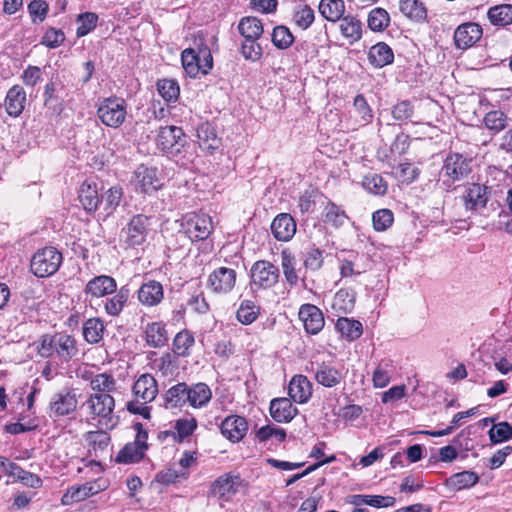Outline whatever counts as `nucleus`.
I'll return each mask as SVG.
<instances>
[{
	"instance_id": "f257e3e1",
	"label": "nucleus",
	"mask_w": 512,
	"mask_h": 512,
	"mask_svg": "<svg viewBox=\"0 0 512 512\" xmlns=\"http://www.w3.org/2000/svg\"><path fill=\"white\" fill-rule=\"evenodd\" d=\"M132 393L135 400L128 401L127 410L136 415H140L145 419H150V407L148 403L155 400L158 395V384L156 379L148 373L142 374L134 382Z\"/></svg>"
},
{
	"instance_id": "f03ea898",
	"label": "nucleus",
	"mask_w": 512,
	"mask_h": 512,
	"mask_svg": "<svg viewBox=\"0 0 512 512\" xmlns=\"http://www.w3.org/2000/svg\"><path fill=\"white\" fill-rule=\"evenodd\" d=\"M83 407L92 420H97L101 427L112 429L116 424L114 416L115 399L108 393H92L83 403Z\"/></svg>"
},
{
	"instance_id": "7ed1b4c3",
	"label": "nucleus",
	"mask_w": 512,
	"mask_h": 512,
	"mask_svg": "<svg viewBox=\"0 0 512 512\" xmlns=\"http://www.w3.org/2000/svg\"><path fill=\"white\" fill-rule=\"evenodd\" d=\"M471 162L470 158L460 153H449L440 172L443 184L449 188L455 182L466 178L472 171Z\"/></svg>"
},
{
	"instance_id": "20e7f679",
	"label": "nucleus",
	"mask_w": 512,
	"mask_h": 512,
	"mask_svg": "<svg viewBox=\"0 0 512 512\" xmlns=\"http://www.w3.org/2000/svg\"><path fill=\"white\" fill-rule=\"evenodd\" d=\"M62 263V254L53 247L37 251L31 260V271L39 278L53 275Z\"/></svg>"
},
{
	"instance_id": "39448f33",
	"label": "nucleus",
	"mask_w": 512,
	"mask_h": 512,
	"mask_svg": "<svg viewBox=\"0 0 512 512\" xmlns=\"http://www.w3.org/2000/svg\"><path fill=\"white\" fill-rule=\"evenodd\" d=\"M126 114L125 101L116 97L104 99L97 109V115L102 123L112 128H117L122 125L125 121Z\"/></svg>"
},
{
	"instance_id": "423d86ee",
	"label": "nucleus",
	"mask_w": 512,
	"mask_h": 512,
	"mask_svg": "<svg viewBox=\"0 0 512 512\" xmlns=\"http://www.w3.org/2000/svg\"><path fill=\"white\" fill-rule=\"evenodd\" d=\"M181 225L191 241L205 240L213 230L211 217L203 213L187 214Z\"/></svg>"
},
{
	"instance_id": "0eeeda50",
	"label": "nucleus",
	"mask_w": 512,
	"mask_h": 512,
	"mask_svg": "<svg viewBox=\"0 0 512 512\" xmlns=\"http://www.w3.org/2000/svg\"><path fill=\"white\" fill-rule=\"evenodd\" d=\"M251 286L269 289L279 280L280 272L276 265L266 260H259L251 267Z\"/></svg>"
},
{
	"instance_id": "6e6552de",
	"label": "nucleus",
	"mask_w": 512,
	"mask_h": 512,
	"mask_svg": "<svg viewBox=\"0 0 512 512\" xmlns=\"http://www.w3.org/2000/svg\"><path fill=\"white\" fill-rule=\"evenodd\" d=\"M150 217L144 214L134 215L122 230L124 243L128 247L142 245L149 234Z\"/></svg>"
},
{
	"instance_id": "1a4fd4ad",
	"label": "nucleus",
	"mask_w": 512,
	"mask_h": 512,
	"mask_svg": "<svg viewBox=\"0 0 512 512\" xmlns=\"http://www.w3.org/2000/svg\"><path fill=\"white\" fill-rule=\"evenodd\" d=\"M77 405L78 399L75 390L65 387L52 395L49 410L51 416L62 417L73 413Z\"/></svg>"
},
{
	"instance_id": "9d476101",
	"label": "nucleus",
	"mask_w": 512,
	"mask_h": 512,
	"mask_svg": "<svg viewBox=\"0 0 512 512\" xmlns=\"http://www.w3.org/2000/svg\"><path fill=\"white\" fill-rule=\"evenodd\" d=\"M237 273L232 268L219 267L207 279V288L215 294H228L235 287Z\"/></svg>"
},
{
	"instance_id": "9b49d317",
	"label": "nucleus",
	"mask_w": 512,
	"mask_h": 512,
	"mask_svg": "<svg viewBox=\"0 0 512 512\" xmlns=\"http://www.w3.org/2000/svg\"><path fill=\"white\" fill-rule=\"evenodd\" d=\"M157 146L164 152L178 153L185 146V134L177 126L161 127L157 136Z\"/></svg>"
},
{
	"instance_id": "f8f14e48",
	"label": "nucleus",
	"mask_w": 512,
	"mask_h": 512,
	"mask_svg": "<svg viewBox=\"0 0 512 512\" xmlns=\"http://www.w3.org/2000/svg\"><path fill=\"white\" fill-rule=\"evenodd\" d=\"M134 185L137 191L151 194L162 187L156 168L140 165L134 172Z\"/></svg>"
},
{
	"instance_id": "ddd939ff",
	"label": "nucleus",
	"mask_w": 512,
	"mask_h": 512,
	"mask_svg": "<svg viewBox=\"0 0 512 512\" xmlns=\"http://www.w3.org/2000/svg\"><path fill=\"white\" fill-rule=\"evenodd\" d=\"M461 198L465 209L470 212H475L478 209L486 207L489 199L488 188L479 183L468 184Z\"/></svg>"
},
{
	"instance_id": "4468645a",
	"label": "nucleus",
	"mask_w": 512,
	"mask_h": 512,
	"mask_svg": "<svg viewBox=\"0 0 512 512\" xmlns=\"http://www.w3.org/2000/svg\"><path fill=\"white\" fill-rule=\"evenodd\" d=\"M298 314L307 333L315 335L323 329L325 324L324 316L322 311L315 305H302Z\"/></svg>"
},
{
	"instance_id": "2eb2a0df",
	"label": "nucleus",
	"mask_w": 512,
	"mask_h": 512,
	"mask_svg": "<svg viewBox=\"0 0 512 512\" xmlns=\"http://www.w3.org/2000/svg\"><path fill=\"white\" fill-rule=\"evenodd\" d=\"M116 280L107 275H99L89 280L84 288V293L92 298H101L116 292Z\"/></svg>"
},
{
	"instance_id": "dca6fc26",
	"label": "nucleus",
	"mask_w": 512,
	"mask_h": 512,
	"mask_svg": "<svg viewBox=\"0 0 512 512\" xmlns=\"http://www.w3.org/2000/svg\"><path fill=\"white\" fill-rule=\"evenodd\" d=\"M220 430L225 438L231 442H238L246 435L248 423L244 417L231 415L222 421Z\"/></svg>"
},
{
	"instance_id": "f3484780",
	"label": "nucleus",
	"mask_w": 512,
	"mask_h": 512,
	"mask_svg": "<svg viewBox=\"0 0 512 512\" xmlns=\"http://www.w3.org/2000/svg\"><path fill=\"white\" fill-rule=\"evenodd\" d=\"M102 490L96 482H86L78 486H71L61 497V503L70 506L74 503L84 501L90 496L99 493Z\"/></svg>"
},
{
	"instance_id": "a211bd4d",
	"label": "nucleus",
	"mask_w": 512,
	"mask_h": 512,
	"mask_svg": "<svg viewBox=\"0 0 512 512\" xmlns=\"http://www.w3.org/2000/svg\"><path fill=\"white\" fill-rule=\"evenodd\" d=\"M312 393V383L306 376L298 374L291 378L288 386V395L294 402L299 404L307 403Z\"/></svg>"
},
{
	"instance_id": "6ab92c4d",
	"label": "nucleus",
	"mask_w": 512,
	"mask_h": 512,
	"mask_svg": "<svg viewBox=\"0 0 512 512\" xmlns=\"http://www.w3.org/2000/svg\"><path fill=\"white\" fill-rule=\"evenodd\" d=\"M240 485L241 479L239 476L225 474L213 482L211 494L227 501L238 491Z\"/></svg>"
},
{
	"instance_id": "aec40b11",
	"label": "nucleus",
	"mask_w": 512,
	"mask_h": 512,
	"mask_svg": "<svg viewBox=\"0 0 512 512\" xmlns=\"http://www.w3.org/2000/svg\"><path fill=\"white\" fill-rule=\"evenodd\" d=\"M482 36V28L476 23H465L458 26L454 32V42L457 48L466 49L474 45Z\"/></svg>"
},
{
	"instance_id": "412c9836",
	"label": "nucleus",
	"mask_w": 512,
	"mask_h": 512,
	"mask_svg": "<svg viewBox=\"0 0 512 512\" xmlns=\"http://www.w3.org/2000/svg\"><path fill=\"white\" fill-rule=\"evenodd\" d=\"M271 231L279 241H289L296 233V222L288 213L277 215L271 224Z\"/></svg>"
},
{
	"instance_id": "4be33fe9",
	"label": "nucleus",
	"mask_w": 512,
	"mask_h": 512,
	"mask_svg": "<svg viewBox=\"0 0 512 512\" xmlns=\"http://www.w3.org/2000/svg\"><path fill=\"white\" fill-rule=\"evenodd\" d=\"M137 294L139 302L147 307L158 305L164 298L163 286L155 280L143 283L138 289Z\"/></svg>"
},
{
	"instance_id": "5701e85b",
	"label": "nucleus",
	"mask_w": 512,
	"mask_h": 512,
	"mask_svg": "<svg viewBox=\"0 0 512 512\" xmlns=\"http://www.w3.org/2000/svg\"><path fill=\"white\" fill-rule=\"evenodd\" d=\"M270 415L279 423L290 422L297 414L298 410L292 405L289 398H275L270 403Z\"/></svg>"
},
{
	"instance_id": "b1692460",
	"label": "nucleus",
	"mask_w": 512,
	"mask_h": 512,
	"mask_svg": "<svg viewBox=\"0 0 512 512\" xmlns=\"http://www.w3.org/2000/svg\"><path fill=\"white\" fill-rule=\"evenodd\" d=\"M77 354V341L72 335L65 333L54 334V355L64 361H69Z\"/></svg>"
},
{
	"instance_id": "393cba45",
	"label": "nucleus",
	"mask_w": 512,
	"mask_h": 512,
	"mask_svg": "<svg viewBox=\"0 0 512 512\" xmlns=\"http://www.w3.org/2000/svg\"><path fill=\"white\" fill-rule=\"evenodd\" d=\"M314 378L318 384L326 388H333L341 383L343 374L334 366L322 362L317 364L314 372Z\"/></svg>"
},
{
	"instance_id": "a878e982",
	"label": "nucleus",
	"mask_w": 512,
	"mask_h": 512,
	"mask_svg": "<svg viewBox=\"0 0 512 512\" xmlns=\"http://www.w3.org/2000/svg\"><path fill=\"white\" fill-rule=\"evenodd\" d=\"M197 138L199 147L211 153L221 145V139L217 136L215 127L208 122L198 126Z\"/></svg>"
},
{
	"instance_id": "bb28decb",
	"label": "nucleus",
	"mask_w": 512,
	"mask_h": 512,
	"mask_svg": "<svg viewBox=\"0 0 512 512\" xmlns=\"http://www.w3.org/2000/svg\"><path fill=\"white\" fill-rule=\"evenodd\" d=\"M26 92L20 85L12 86L6 95L5 108L10 116L17 117L24 110L26 104Z\"/></svg>"
},
{
	"instance_id": "cd10ccee",
	"label": "nucleus",
	"mask_w": 512,
	"mask_h": 512,
	"mask_svg": "<svg viewBox=\"0 0 512 512\" xmlns=\"http://www.w3.org/2000/svg\"><path fill=\"white\" fill-rule=\"evenodd\" d=\"M339 30L349 44H354L362 38L363 24L362 22L353 15L344 16L339 20Z\"/></svg>"
},
{
	"instance_id": "c85d7f7f",
	"label": "nucleus",
	"mask_w": 512,
	"mask_h": 512,
	"mask_svg": "<svg viewBox=\"0 0 512 512\" xmlns=\"http://www.w3.org/2000/svg\"><path fill=\"white\" fill-rule=\"evenodd\" d=\"M188 384L179 382L171 386L164 394L165 407L168 409L181 408L188 404Z\"/></svg>"
},
{
	"instance_id": "c756f323",
	"label": "nucleus",
	"mask_w": 512,
	"mask_h": 512,
	"mask_svg": "<svg viewBox=\"0 0 512 512\" xmlns=\"http://www.w3.org/2000/svg\"><path fill=\"white\" fill-rule=\"evenodd\" d=\"M145 340L149 347L161 348L168 342V332L163 322L148 323L144 329Z\"/></svg>"
},
{
	"instance_id": "7c9ffc66",
	"label": "nucleus",
	"mask_w": 512,
	"mask_h": 512,
	"mask_svg": "<svg viewBox=\"0 0 512 512\" xmlns=\"http://www.w3.org/2000/svg\"><path fill=\"white\" fill-rule=\"evenodd\" d=\"M188 404L196 409L206 407L212 398L210 387L203 382L188 385Z\"/></svg>"
},
{
	"instance_id": "2f4dec72",
	"label": "nucleus",
	"mask_w": 512,
	"mask_h": 512,
	"mask_svg": "<svg viewBox=\"0 0 512 512\" xmlns=\"http://www.w3.org/2000/svg\"><path fill=\"white\" fill-rule=\"evenodd\" d=\"M368 60L374 67L382 68L393 62L394 54L389 45L384 42H379L370 48Z\"/></svg>"
},
{
	"instance_id": "473e14b6",
	"label": "nucleus",
	"mask_w": 512,
	"mask_h": 512,
	"mask_svg": "<svg viewBox=\"0 0 512 512\" xmlns=\"http://www.w3.org/2000/svg\"><path fill=\"white\" fill-rule=\"evenodd\" d=\"M78 198L87 212H94L99 208L100 197L95 184L88 181L83 182L79 189Z\"/></svg>"
},
{
	"instance_id": "72a5a7b5",
	"label": "nucleus",
	"mask_w": 512,
	"mask_h": 512,
	"mask_svg": "<svg viewBox=\"0 0 512 512\" xmlns=\"http://www.w3.org/2000/svg\"><path fill=\"white\" fill-rule=\"evenodd\" d=\"M130 296V290L126 286L116 289L114 295L106 299L104 303L105 312L112 317L119 316L123 311Z\"/></svg>"
},
{
	"instance_id": "f704fd0d",
	"label": "nucleus",
	"mask_w": 512,
	"mask_h": 512,
	"mask_svg": "<svg viewBox=\"0 0 512 512\" xmlns=\"http://www.w3.org/2000/svg\"><path fill=\"white\" fill-rule=\"evenodd\" d=\"M349 502L355 506L369 505L375 508H387L394 506L396 499L392 496L355 494L350 496Z\"/></svg>"
},
{
	"instance_id": "c9c22d12",
	"label": "nucleus",
	"mask_w": 512,
	"mask_h": 512,
	"mask_svg": "<svg viewBox=\"0 0 512 512\" xmlns=\"http://www.w3.org/2000/svg\"><path fill=\"white\" fill-rule=\"evenodd\" d=\"M182 66L190 77H196L199 72L207 74L209 70L203 67L202 59L196 54L194 48H186L181 53Z\"/></svg>"
},
{
	"instance_id": "e433bc0d",
	"label": "nucleus",
	"mask_w": 512,
	"mask_h": 512,
	"mask_svg": "<svg viewBox=\"0 0 512 512\" xmlns=\"http://www.w3.org/2000/svg\"><path fill=\"white\" fill-rule=\"evenodd\" d=\"M104 331L105 325L98 317L89 318L83 323L82 334L89 344H98L103 339Z\"/></svg>"
},
{
	"instance_id": "4c0bfd02",
	"label": "nucleus",
	"mask_w": 512,
	"mask_h": 512,
	"mask_svg": "<svg viewBox=\"0 0 512 512\" xmlns=\"http://www.w3.org/2000/svg\"><path fill=\"white\" fill-rule=\"evenodd\" d=\"M195 344L194 335L189 330L178 332L172 342V351L177 357H188Z\"/></svg>"
},
{
	"instance_id": "58836bf2",
	"label": "nucleus",
	"mask_w": 512,
	"mask_h": 512,
	"mask_svg": "<svg viewBox=\"0 0 512 512\" xmlns=\"http://www.w3.org/2000/svg\"><path fill=\"white\" fill-rule=\"evenodd\" d=\"M479 481V476L473 471H462L451 475L446 480V486L455 490L460 491L473 487Z\"/></svg>"
},
{
	"instance_id": "ea45409f",
	"label": "nucleus",
	"mask_w": 512,
	"mask_h": 512,
	"mask_svg": "<svg viewBox=\"0 0 512 512\" xmlns=\"http://www.w3.org/2000/svg\"><path fill=\"white\" fill-rule=\"evenodd\" d=\"M318 9L326 20L337 22L344 17L345 3L343 0H321Z\"/></svg>"
},
{
	"instance_id": "a19ab883",
	"label": "nucleus",
	"mask_w": 512,
	"mask_h": 512,
	"mask_svg": "<svg viewBox=\"0 0 512 512\" xmlns=\"http://www.w3.org/2000/svg\"><path fill=\"white\" fill-rule=\"evenodd\" d=\"M238 31L244 39L258 40L263 34V25L256 17H244L238 24Z\"/></svg>"
},
{
	"instance_id": "79ce46f5",
	"label": "nucleus",
	"mask_w": 512,
	"mask_h": 512,
	"mask_svg": "<svg viewBox=\"0 0 512 512\" xmlns=\"http://www.w3.org/2000/svg\"><path fill=\"white\" fill-rule=\"evenodd\" d=\"M123 196V189L114 186L108 189L100 198V205L105 216L111 215L119 206Z\"/></svg>"
},
{
	"instance_id": "37998d69",
	"label": "nucleus",
	"mask_w": 512,
	"mask_h": 512,
	"mask_svg": "<svg viewBox=\"0 0 512 512\" xmlns=\"http://www.w3.org/2000/svg\"><path fill=\"white\" fill-rule=\"evenodd\" d=\"M400 11L415 22H422L427 17V10L419 0H400Z\"/></svg>"
},
{
	"instance_id": "c03bdc74",
	"label": "nucleus",
	"mask_w": 512,
	"mask_h": 512,
	"mask_svg": "<svg viewBox=\"0 0 512 512\" xmlns=\"http://www.w3.org/2000/svg\"><path fill=\"white\" fill-rule=\"evenodd\" d=\"M336 329L350 341L358 339L363 332L362 324L358 320L341 317L336 322Z\"/></svg>"
},
{
	"instance_id": "a18cd8bd",
	"label": "nucleus",
	"mask_w": 512,
	"mask_h": 512,
	"mask_svg": "<svg viewBox=\"0 0 512 512\" xmlns=\"http://www.w3.org/2000/svg\"><path fill=\"white\" fill-rule=\"evenodd\" d=\"M488 18L495 26L512 24V4H501L488 10Z\"/></svg>"
},
{
	"instance_id": "49530a36",
	"label": "nucleus",
	"mask_w": 512,
	"mask_h": 512,
	"mask_svg": "<svg viewBox=\"0 0 512 512\" xmlns=\"http://www.w3.org/2000/svg\"><path fill=\"white\" fill-rule=\"evenodd\" d=\"M315 19L314 10L307 4L295 6L292 14L293 23L302 30L308 29Z\"/></svg>"
},
{
	"instance_id": "de8ad7c7",
	"label": "nucleus",
	"mask_w": 512,
	"mask_h": 512,
	"mask_svg": "<svg viewBox=\"0 0 512 512\" xmlns=\"http://www.w3.org/2000/svg\"><path fill=\"white\" fill-rule=\"evenodd\" d=\"M260 314V307L251 300H243L237 309V320L243 325L252 324Z\"/></svg>"
},
{
	"instance_id": "09e8293b",
	"label": "nucleus",
	"mask_w": 512,
	"mask_h": 512,
	"mask_svg": "<svg viewBox=\"0 0 512 512\" xmlns=\"http://www.w3.org/2000/svg\"><path fill=\"white\" fill-rule=\"evenodd\" d=\"M90 387L94 393L111 394L116 390V380L108 373H99L91 378Z\"/></svg>"
},
{
	"instance_id": "8fccbe9b",
	"label": "nucleus",
	"mask_w": 512,
	"mask_h": 512,
	"mask_svg": "<svg viewBox=\"0 0 512 512\" xmlns=\"http://www.w3.org/2000/svg\"><path fill=\"white\" fill-rule=\"evenodd\" d=\"M353 108L356 114V122L359 126H365L372 121V110L362 94H358L354 98Z\"/></svg>"
},
{
	"instance_id": "3c124183",
	"label": "nucleus",
	"mask_w": 512,
	"mask_h": 512,
	"mask_svg": "<svg viewBox=\"0 0 512 512\" xmlns=\"http://www.w3.org/2000/svg\"><path fill=\"white\" fill-rule=\"evenodd\" d=\"M295 264L296 260L294 255L288 249H284L281 252V266L285 279L291 286L296 285L299 279L295 269Z\"/></svg>"
},
{
	"instance_id": "603ef678",
	"label": "nucleus",
	"mask_w": 512,
	"mask_h": 512,
	"mask_svg": "<svg viewBox=\"0 0 512 512\" xmlns=\"http://www.w3.org/2000/svg\"><path fill=\"white\" fill-rule=\"evenodd\" d=\"M144 451L137 447V444L132 442L127 443L117 454L115 461L121 464H130L139 462L143 456Z\"/></svg>"
},
{
	"instance_id": "864d4df0",
	"label": "nucleus",
	"mask_w": 512,
	"mask_h": 512,
	"mask_svg": "<svg viewBox=\"0 0 512 512\" xmlns=\"http://www.w3.org/2000/svg\"><path fill=\"white\" fill-rule=\"evenodd\" d=\"M367 23L372 31H383L390 23V16L385 9L377 7L370 11Z\"/></svg>"
},
{
	"instance_id": "5fc2aeb1",
	"label": "nucleus",
	"mask_w": 512,
	"mask_h": 512,
	"mask_svg": "<svg viewBox=\"0 0 512 512\" xmlns=\"http://www.w3.org/2000/svg\"><path fill=\"white\" fill-rule=\"evenodd\" d=\"M348 219L346 212L333 202H328L324 208V221L338 228Z\"/></svg>"
},
{
	"instance_id": "6e6d98bb",
	"label": "nucleus",
	"mask_w": 512,
	"mask_h": 512,
	"mask_svg": "<svg viewBox=\"0 0 512 512\" xmlns=\"http://www.w3.org/2000/svg\"><path fill=\"white\" fill-rule=\"evenodd\" d=\"M362 185L369 193L374 195H384L388 189L386 181L376 173H369L364 176Z\"/></svg>"
},
{
	"instance_id": "4d7b16f0",
	"label": "nucleus",
	"mask_w": 512,
	"mask_h": 512,
	"mask_svg": "<svg viewBox=\"0 0 512 512\" xmlns=\"http://www.w3.org/2000/svg\"><path fill=\"white\" fill-rule=\"evenodd\" d=\"M271 40L275 47L284 50L293 44L294 36L292 35L289 28L283 25H279L273 29Z\"/></svg>"
},
{
	"instance_id": "13d9d810",
	"label": "nucleus",
	"mask_w": 512,
	"mask_h": 512,
	"mask_svg": "<svg viewBox=\"0 0 512 512\" xmlns=\"http://www.w3.org/2000/svg\"><path fill=\"white\" fill-rule=\"evenodd\" d=\"M484 124L493 133H499L507 126V116L500 110H492L485 115Z\"/></svg>"
},
{
	"instance_id": "bf43d9fd",
	"label": "nucleus",
	"mask_w": 512,
	"mask_h": 512,
	"mask_svg": "<svg viewBox=\"0 0 512 512\" xmlns=\"http://www.w3.org/2000/svg\"><path fill=\"white\" fill-rule=\"evenodd\" d=\"M198 424L195 418H180L176 420L174 429L176 431V438L178 442H182L184 439L193 434Z\"/></svg>"
},
{
	"instance_id": "052dcab7",
	"label": "nucleus",
	"mask_w": 512,
	"mask_h": 512,
	"mask_svg": "<svg viewBox=\"0 0 512 512\" xmlns=\"http://www.w3.org/2000/svg\"><path fill=\"white\" fill-rule=\"evenodd\" d=\"M489 439L493 444L512 439V426L508 422L495 424L488 432Z\"/></svg>"
},
{
	"instance_id": "680f3d73",
	"label": "nucleus",
	"mask_w": 512,
	"mask_h": 512,
	"mask_svg": "<svg viewBox=\"0 0 512 512\" xmlns=\"http://www.w3.org/2000/svg\"><path fill=\"white\" fill-rule=\"evenodd\" d=\"M98 15L94 12H85L77 16V36L83 37L95 29Z\"/></svg>"
},
{
	"instance_id": "e2e57ef3",
	"label": "nucleus",
	"mask_w": 512,
	"mask_h": 512,
	"mask_svg": "<svg viewBox=\"0 0 512 512\" xmlns=\"http://www.w3.org/2000/svg\"><path fill=\"white\" fill-rule=\"evenodd\" d=\"M86 439L96 455L98 452H104L110 443V436L105 431H90Z\"/></svg>"
},
{
	"instance_id": "0e129e2a",
	"label": "nucleus",
	"mask_w": 512,
	"mask_h": 512,
	"mask_svg": "<svg viewBox=\"0 0 512 512\" xmlns=\"http://www.w3.org/2000/svg\"><path fill=\"white\" fill-rule=\"evenodd\" d=\"M32 347L42 358H51L54 356V334H44L37 341L32 343Z\"/></svg>"
},
{
	"instance_id": "69168bd1",
	"label": "nucleus",
	"mask_w": 512,
	"mask_h": 512,
	"mask_svg": "<svg viewBox=\"0 0 512 512\" xmlns=\"http://www.w3.org/2000/svg\"><path fill=\"white\" fill-rule=\"evenodd\" d=\"M157 90L166 101H175L180 93L178 83L170 79L159 80L157 82Z\"/></svg>"
},
{
	"instance_id": "338daca9",
	"label": "nucleus",
	"mask_w": 512,
	"mask_h": 512,
	"mask_svg": "<svg viewBox=\"0 0 512 512\" xmlns=\"http://www.w3.org/2000/svg\"><path fill=\"white\" fill-rule=\"evenodd\" d=\"M393 221L394 216L389 209L377 210L372 215L373 227L379 232L387 230L393 224Z\"/></svg>"
},
{
	"instance_id": "774afa93",
	"label": "nucleus",
	"mask_w": 512,
	"mask_h": 512,
	"mask_svg": "<svg viewBox=\"0 0 512 512\" xmlns=\"http://www.w3.org/2000/svg\"><path fill=\"white\" fill-rule=\"evenodd\" d=\"M49 5L44 0H33L28 4V12L32 22H43L48 14Z\"/></svg>"
}]
</instances>
